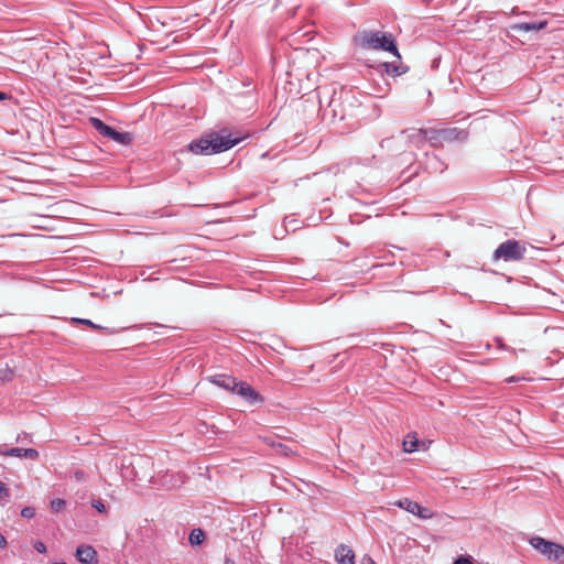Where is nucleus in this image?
<instances>
[{
  "label": "nucleus",
  "mask_w": 564,
  "mask_h": 564,
  "mask_svg": "<svg viewBox=\"0 0 564 564\" xmlns=\"http://www.w3.org/2000/svg\"><path fill=\"white\" fill-rule=\"evenodd\" d=\"M91 506L99 512H105L106 511V507L104 505V502L98 499V500H93L91 502Z\"/></svg>",
  "instance_id": "nucleus-27"
},
{
  "label": "nucleus",
  "mask_w": 564,
  "mask_h": 564,
  "mask_svg": "<svg viewBox=\"0 0 564 564\" xmlns=\"http://www.w3.org/2000/svg\"><path fill=\"white\" fill-rule=\"evenodd\" d=\"M392 139H384L381 141V147L384 148V147H390V143H391Z\"/></svg>",
  "instance_id": "nucleus-34"
},
{
  "label": "nucleus",
  "mask_w": 564,
  "mask_h": 564,
  "mask_svg": "<svg viewBox=\"0 0 564 564\" xmlns=\"http://www.w3.org/2000/svg\"><path fill=\"white\" fill-rule=\"evenodd\" d=\"M242 0H230V3L235 2V4H239Z\"/></svg>",
  "instance_id": "nucleus-39"
},
{
  "label": "nucleus",
  "mask_w": 564,
  "mask_h": 564,
  "mask_svg": "<svg viewBox=\"0 0 564 564\" xmlns=\"http://www.w3.org/2000/svg\"><path fill=\"white\" fill-rule=\"evenodd\" d=\"M70 322L73 324H82V325H85V326H88L95 330H101V332H105L106 334L108 335H115V334H118L119 330L116 329V328H110V327H105V326H101L99 324H95L93 321L88 319V318H78V317H73L70 319Z\"/></svg>",
  "instance_id": "nucleus-16"
},
{
  "label": "nucleus",
  "mask_w": 564,
  "mask_h": 564,
  "mask_svg": "<svg viewBox=\"0 0 564 564\" xmlns=\"http://www.w3.org/2000/svg\"><path fill=\"white\" fill-rule=\"evenodd\" d=\"M352 42L356 46L362 50L389 52L399 61L401 59V55L392 33L379 30H364L354 35Z\"/></svg>",
  "instance_id": "nucleus-1"
},
{
  "label": "nucleus",
  "mask_w": 564,
  "mask_h": 564,
  "mask_svg": "<svg viewBox=\"0 0 564 564\" xmlns=\"http://www.w3.org/2000/svg\"><path fill=\"white\" fill-rule=\"evenodd\" d=\"M225 564H236L234 560H231L230 557H226L225 558Z\"/></svg>",
  "instance_id": "nucleus-35"
},
{
  "label": "nucleus",
  "mask_w": 564,
  "mask_h": 564,
  "mask_svg": "<svg viewBox=\"0 0 564 564\" xmlns=\"http://www.w3.org/2000/svg\"><path fill=\"white\" fill-rule=\"evenodd\" d=\"M361 563L362 564H376L373 558L370 555H368V554L364 555V557L361 560Z\"/></svg>",
  "instance_id": "nucleus-31"
},
{
  "label": "nucleus",
  "mask_w": 564,
  "mask_h": 564,
  "mask_svg": "<svg viewBox=\"0 0 564 564\" xmlns=\"http://www.w3.org/2000/svg\"><path fill=\"white\" fill-rule=\"evenodd\" d=\"M10 496L9 488L2 481H0V501L7 500Z\"/></svg>",
  "instance_id": "nucleus-26"
},
{
  "label": "nucleus",
  "mask_w": 564,
  "mask_h": 564,
  "mask_svg": "<svg viewBox=\"0 0 564 564\" xmlns=\"http://www.w3.org/2000/svg\"><path fill=\"white\" fill-rule=\"evenodd\" d=\"M525 247L518 240L509 239L498 246L494 252V259L505 261H519L524 258Z\"/></svg>",
  "instance_id": "nucleus-3"
},
{
  "label": "nucleus",
  "mask_w": 564,
  "mask_h": 564,
  "mask_svg": "<svg viewBox=\"0 0 564 564\" xmlns=\"http://www.w3.org/2000/svg\"><path fill=\"white\" fill-rule=\"evenodd\" d=\"M512 14H517L518 11H517V8H513L512 11H511Z\"/></svg>",
  "instance_id": "nucleus-40"
},
{
  "label": "nucleus",
  "mask_w": 564,
  "mask_h": 564,
  "mask_svg": "<svg viewBox=\"0 0 564 564\" xmlns=\"http://www.w3.org/2000/svg\"><path fill=\"white\" fill-rule=\"evenodd\" d=\"M208 381L227 390L230 392H234L235 388L237 387V380L236 378L227 375V373H216L213 376H209Z\"/></svg>",
  "instance_id": "nucleus-7"
},
{
  "label": "nucleus",
  "mask_w": 564,
  "mask_h": 564,
  "mask_svg": "<svg viewBox=\"0 0 564 564\" xmlns=\"http://www.w3.org/2000/svg\"><path fill=\"white\" fill-rule=\"evenodd\" d=\"M558 557L555 558V562L564 564V546L560 545L557 550Z\"/></svg>",
  "instance_id": "nucleus-28"
},
{
  "label": "nucleus",
  "mask_w": 564,
  "mask_h": 564,
  "mask_svg": "<svg viewBox=\"0 0 564 564\" xmlns=\"http://www.w3.org/2000/svg\"><path fill=\"white\" fill-rule=\"evenodd\" d=\"M530 544L549 560L555 562V558L558 557L557 550L560 544L555 542L547 541L541 536H534L530 540Z\"/></svg>",
  "instance_id": "nucleus-5"
},
{
  "label": "nucleus",
  "mask_w": 564,
  "mask_h": 564,
  "mask_svg": "<svg viewBox=\"0 0 564 564\" xmlns=\"http://www.w3.org/2000/svg\"><path fill=\"white\" fill-rule=\"evenodd\" d=\"M273 446H275V444H273ZM276 447H278L279 452L283 453L285 456L289 455L290 449L286 445L279 443V444H276Z\"/></svg>",
  "instance_id": "nucleus-30"
},
{
  "label": "nucleus",
  "mask_w": 564,
  "mask_h": 564,
  "mask_svg": "<svg viewBox=\"0 0 564 564\" xmlns=\"http://www.w3.org/2000/svg\"><path fill=\"white\" fill-rule=\"evenodd\" d=\"M76 558L83 564H96L98 562L96 550L93 546L86 544L77 546Z\"/></svg>",
  "instance_id": "nucleus-8"
},
{
  "label": "nucleus",
  "mask_w": 564,
  "mask_h": 564,
  "mask_svg": "<svg viewBox=\"0 0 564 564\" xmlns=\"http://www.w3.org/2000/svg\"><path fill=\"white\" fill-rule=\"evenodd\" d=\"M70 478H73L77 482H84L87 480V475L83 470H75L70 474Z\"/></svg>",
  "instance_id": "nucleus-24"
},
{
  "label": "nucleus",
  "mask_w": 564,
  "mask_h": 564,
  "mask_svg": "<svg viewBox=\"0 0 564 564\" xmlns=\"http://www.w3.org/2000/svg\"><path fill=\"white\" fill-rule=\"evenodd\" d=\"M379 72H384L390 76H400L409 70V67L395 62H383L378 66Z\"/></svg>",
  "instance_id": "nucleus-13"
},
{
  "label": "nucleus",
  "mask_w": 564,
  "mask_h": 564,
  "mask_svg": "<svg viewBox=\"0 0 564 564\" xmlns=\"http://www.w3.org/2000/svg\"><path fill=\"white\" fill-rule=\"evenodd\" d=\"M8 98L6 93L0 91V100H6Z\"/></svg>",
  "instance_id": "nucleus-36"
},
{
  "label": "nucleus",
  "mask_w": 564,
  "mask_h": 564,
  "mask_svg": "<svg viewBox=\"0 0 564 564\" xmlns=\"http://www.w3.org/2000/svg\"><path fill=\"white\" fill-rule=\"evenodd\" d=\"M21 516L24 518V519H32L34 518L35 516V509L32 508V507H24L22 508L21 510Z\"/></svg>",
  "instance_id": "nucleus-25"
},
{
  "label": "nucleus",
  "mask_w": 564,
  "mask_h": 564,
  "mask_svg": "<svg viewBox=\"0 0 564 564\" xmlns=\"http://www.w3.org/2000/svg\"><path fill=\"white\" fill-rule=\"evenodd\" d=\"M7 546L6 538L0 533V547L3 549Z\"/></svg>",
  "instance_id": "nucleus-33"
},
{
  "label": "nucleus",
  "mask_w": 564,
  "mask_h": 564,
  "mask_svg": "<svg viewBox=\"0 0 564 564\" xmlns=\"http://www.w3.org/2000/svg\"><path fill=\"white\" fill-rule=\"evenodd\" d=\"M242 140V137H232V134L225 133V131L223 130L213 133L208 138L193 140L188 144V149L191 152L195 154L210 155L225 152L234 148Z\"/></svg>",
  "instance_id": "nucleus-2"
},
{
  "label": "nucleus",
  "mask_w": 564,
  "mask_h": 564,
  "mask_svg": "<svg viewBox=\"0 0 564 564\" xmlns=\"http://www.w3.org/2000/svg\"><path fill=\"white\" fill-rule=\"evenodd\" d=\"M497 343H498L499 348H501V349L506 348L505 345L502 344L501 339H497Z\"/></svg>",
  "instance_id": "nucleus-37"
},
{
  "label": "nucleus",
  "mask_w": 564,
  "mask_h": 564,
  "mask_svg": "<svg viewBox=\"0 0 564 564\" xmlns=\"http://www.w3.org/2000/svg\"><path fill=\"white\" fill-rule=\"evenodd\" d=\"M91 126L104 137L116 141L119 144L128 145L132 141V135L129 132H119L112 127L106 124L99 118L91 117L89 119Z\"/></svg>",
  "instance_id": "nucleus-4"
},
{
  "label": "nucleus",
  "mask_w": 564,
  "mask_h": 564,
  "mask_svg": "<svg viewBox=\"0 0 564 564\" xmlns=\"http://www.w3.org/2000/svg\"><path fill=\"white\" fill-rule=\"evenodd\" d=\"M454 564H474L469 558L467 557H458Z\"/></svg>",
  "instance_id": "nucleus-32"
},
{
  "label": "nucleus",
  "mask_w": 564,
  "mask_h": 564,
  "mask_svg": "<svg viewBox=\"0 0 564 564\" xmlns=\"http://www.w3.org/2000/svg\"><path fill=\"white\" fill-rule=\"evenodd\" d=\"M34 549L39 552V553H45L46 552V545L41 542V541H37L34 543Z\"/></svg>",
  "instance_id": "nucleus-29"
},
{
  "label": "nucleus",
  "mask_w": 564,
  "mask_h": 564,
  "mask_svg": "<svg viewBox=\"0 0 564 564\" xmlns=\"http://www.w3.org/2000/svg\"><path fill=\"white\" fill-rule=\"evenodd\" d=\"M425 132L426 141H429L432 147H438L443 144L441 129H425Z\"/></svg>",
  "instance_id": "nucleus-17"
},
{
  "label": "nucleus",
  "mask_w": 564,
  "mask_h": 564,
  "mask_svg": "<svg viewBox=\"0 0 564 564\" xmlns=\"http://www.w3.org/2000/svg\"><path fill=\"white\" fill-rule=\"evenodd\" d=\"M232 393L238 394L249 404H261L264 401L263 397L245 381H237Z\"/></svg>",
  "instance_id": "nucleus-6"
},
{
  "label": "nucleus",
  "mask_w": 564,
  "mask_h": 564,
  "mask_svg": "<svg viewBox=\"0 0 564 564\" xmlns=\"http://www.w3.org/2000/svg\"><path fill=\"white\" fill-rule=\"evenodd\" d=\"M414 516L419 517L420 519L426 520L433 517V512L431 509L417 505Z\"/></svg>",
  "instance_id": "nucleus-22"
},
{
  "label": "nucleus",
  "mask_w": 564,
  "mask_h": 564,
  "mask_svg": "<svg viewBox=\"0 0 564 564\" xmlns=\"http://www.w3.org/2000/svg\"><path fill=\"white\" fill-rule=\"evenodd\" d=\"M507 381H508V382H516V381H517V379H516L514 377H511V378L507 379Z\"/></svg>",
  "instance_id": "nucleus-38"
},
{
  "label": "nucleus",
  "mask_w": 564,
  "mask_h": 564,
  "mask_svg": "<svg viewBox=\"0 0 564 564\" xmlns=\"http://www.w3.org/2000/svg\"><path fill=\"white\" fill-rule=\"evenodd\" d=\"M17 441H23V437H20V435L17 437Z\"/></svg>",
  "instance_id": "nucleus-41"
},
{
  "label": "nucleus",
  "mask_w": 564,
  "mask_h": 564,
  "mask_svg": "<svg viewBox=\"0 0 564 564\" xmlns=\"http://www.w3.org/2000/svg\"><path fill=\"white\" fill-rule=\"evenodd\" d=\"M402 135H405L408 141L415 148H422L426 142L425 129H405L401 131Z\"/></svg>",
  "instance_id": "nucleus-9"
},
{
  "label": "nucleus",
  "mask_w": 564,
  "mask_h": 564,
  "mask_svg": "<svg viewBox=\"0 0 564 564\" xmlns=\"http://www.w3.org/2000/svg\"><path fill=\"white\" fill-rule=\"evenodd\" d=\"M427 167L433 172L442 173L446 169V165L441 162L436 155H433L427 163Z\"/></svg>",
  "instance_id": "nucleus-19"
},
{
  "label": "nucleus",
  "mask_w": 564,
  "mask_h": 564,
  "mask_svg": "<svg viewBox=\"0 0 564 564\" xmlns=\"http://www.w3.org/2000/svg\"><path fill=\"white\" fill-rule=\"evenodd\" d=\"M54 564H66V563L62 562V563H54Z\"/></svg>",
  "instance_id": "nucleus-43"
},
{
  "label": "nucleus",
  "mask_w": 564,
  "mask_h": 564,
  "mask_svg": "<svg viewBox=\"0 0 564 564\" xmlns=\"http://www.w3.org/2000/svg\"><path fill=\"white\" fill-rule=\"evenodd\" d=\"M50 506L53 512H61L66 507V501L62 498H56L51 501Z\"/></svg>",
  "instance_id": "nucleus-23"
},
{
  "label": "nucleus",
  "mask_w": 564,
  "mask_h": 564,
  "mask_svg": "<svg viewBox=\"0 0 564 564\" xmlns=\"http://www.w3.org/2000/svg\"><path fill=\"white\" fill-rule=\"evenodd\" d=\"M205 539V533L202 529H193L189 534V542L193 545H199Z\"/></svg>",
  "instance_id": "nucleus-20"
},
{
  "label": "nucleus",
  "mask_w": 564,
  "mask_h": 564,
  "mask_svg": "<svg viewBox=\"0 0 564 564\" xmlns=\"http://www.w3.org/2000/svg\"><path fill=\"white\" fill-rule=\"evenodd\" d=\"M417 440L415 436L408 435L403 441V447L406 453H413L417 451Z\"/></svg>",
  "instance_id": "nucleus-21"
},
{
  "label": "nucleus",
  "mask_w": 564,
  "mask_h": 564,
  "mask_svg": "<svg viewBox=\"0 0 564 564\" xmlns=\"http://www.w3.org/2000/svg\"><path fill=\"white\" fill-rule=\"evenodd\" d=\"M17 441H23V437H20V435L17 437Z\"/></svg>",
  "instance_id": "nucleus-42"
},
{
  "label": "nucleus",
  "mask_w": 564,
  "mask_h": 564,
  "mask_svg": "<svg viewBox=\"0 0 564 564\" xmlns=\"http://www.w3.org/2000/svg\"><path fill=\"white\" fill-rule=\"evenodd\" d=\"M0 455L15 456V457L28 458V459H32V460H35L39 458V452L34 448L12 447L9 449H0Z\"/></svg>",
  "instance_id": "nucleus-11"
},
{
  "label": "nucleus",
  "mask_w": 564,
  "mask_h": 564,
  "mask_svg": "<svg viewBox=\"0 0 564 564\" xmlns=\"http://www.w3.org/2000/svg\"><path fill=\"white\" fill-rule=\"evenodd\" d=\"M335 558L338 564H355L354 551L345 544L337 546L335 550Z\"/></svg>",
  "instance_id": "nucleus-14"
},
{
  "label": "nucleus",
  "mask_w": 564,
  "mask_h": 564,
  "mask_svg": "<svg viewBox=\"0 0 564 564\" xmlns=\"http://www.w3.org/2000/svg\"><path fill=\"white\" fill-rule=\"evenodd\" d=\"M325 113L330 115L333 119L338 118L339 120H343L345 118V113L341 109L340 98H336L333 96L325 108Z\"/></svg>",
  "instance_id": "nucleus-15"
},
{
  "label": "nucleus",
  "mask_w": 564,
  "mask_h": 564,
  "mask_svg": "<svg viewBox=\"0 0 564 564\" xmlns=\"http://www.w3.org/2000/svg\"><path fill=\"white\" fill-rule=\"evenodd\" d=\"M547 25L545 20L532 21V22H519L510 26L516 32H538Z\"/></svg>",
  "instance_id": "nucleus-12"
},
{
  "label": "nucleus",
  "mask_w": 564,
  "mask_h": 564,
  "mask_svg": "<svg viewBox=\"0 0 564 564\" xmlns=\"http://www.w3.org/2000/svg\"><path fill=\"white\" fill-rule=\"evenodd\" d=\"M441 137L443 142H464L468 139V132L459 128H445L441 129Z\"/></svg>",
  "instance_id": "nucleus-10"
},
{
  "label": "nucleus",
  "mask_w": 564,
  "mask_h": 564,
  "mask_svg": "<svg viewBox=\"0 0 564 564\" xmlns=\"http://www.w3.org/2000/svg\"><path fill=\"white\" fill-rule=\"evenodd\" d=\"M398 507L404 509L405 511L414 514L415 513V509L417 507V502L415 501H412L408 498H404V499H401L399 500L397 503H395Z\"/></svg>",
  "instance_id": "nucleus-18"
}]
</instances>
